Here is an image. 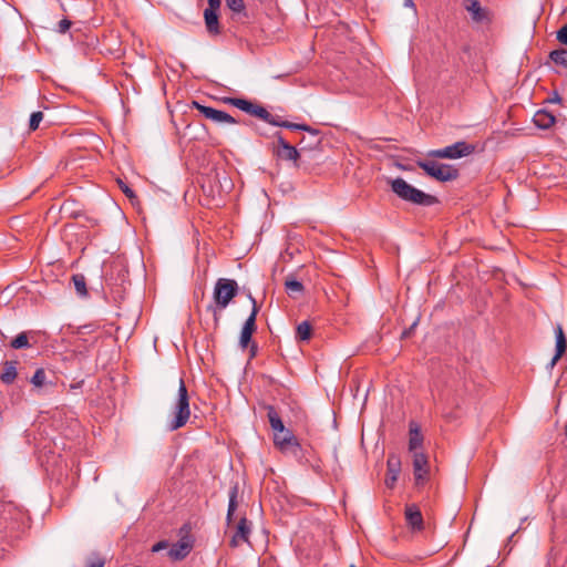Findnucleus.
Masks as SVG:
<instances>
[{"mask_svg":"<svg viewBox=\"0 0 567 567\" xmlns=\"http://www.w3.org/2000/svg\"><path fill=\"white\" fill-rule=\"evenodd\" d=\"M238 290V284L234 279L219 278L215 282L213 303L207 307V310L213 313L215 328L219 324L223 310L229 306L230 301L237 296Z\"/></svg>","mask_w":567,"mask_h":567,"instance_id":"obj_1","label":"nucleus"},{"mask_svg":"<svg viewBox=\"0 0 567 567\" xmlns=\"http://www.w3.org/2000/svg\"><path fill=\"white\" fill-rule=\"evenodd\" d=\"M389 184L391 190L404 202L420 206H432L437 202L436 197L415 188L402 177L390 179Z\"/></svg>","mask_w":567,"mask_h":567,"instance_id":"obj_2","label":"nucleus"},{"mask_svg":"<svg viewBox=\"0 0 567 567\" xmlns=\"http://www.w3.org/2000/svg\"><path fill=\"white\" fill-rule=\"evenodd\" d=\"M173 414L174 417L168 423L169 431L183 427L190 416L189 396L183 379H179L177 401L174 405Z\"/></svg>","mask_w":567,"mask_h":567,"instance_id":"obj_3","label":"nucleus"},{"mask_svg":"<svg viewBox=\"0 0 567 567\" xmlns=\"http://www.w3.org/2000/svg\"><path fill=\"white\" fill-rule=\"evenodd\" d=\"M473 151V145H470L466 142L461 141L443 148L431 150L427 152V156L434 158L456 159L470 155Z\"/></svg>","mask_w":567,"mask_h":567,"instance_id":"obj_4","label":"nucleus"},{"mask_svg":"<svg viewBox=\"0 0 567 567\" xmlns=\"http://www.w3.org/2000/svg\"><path fill=\"white\" fill-rule=\"evenodd\" d=\"M248 298L251 301L252 307H251V312H250L249 317L246 319V321L241 328V331H240L239 347L241 349L248 348V346L251 341L252 333L257 329L256 318L259 312V307L257 305L256 299L251 295H248Z\"/></svg>","mask_w":567,"mask_h":567,"instance_id":"obj_5","label":"nucleus"},{"mask_svg":"<svg viewBox=\"0 0 567 567\" xmlns=\"http://www.w3.org/2000/svg\"><path fill=\"white\" fill-rule=\"evenodd\" d=\"M221 2H208V7L204 10V20L207 32L210 35H218L221 32L219 24Z\"/></svg>","mask_w":567,"mask_h":567,"instance_id":"obj_6","label":"nucleus"},{"mask_svg":"<svg viewBox=\"0 0 567 567\" xmlns=\"http://www.w3.org/2000/svg\"><path fill=\"white\" fill-rule=\"evenodd\" d=\"M274 154L282 161L293 162L295 167H299L300 152L296 146L290 145L281 134H277V146L274 147Z\"/></svg>","mask_w":567,"mask_h":567,"instance_id":"obj_7","label":"nucleus"},{"mask_svg":"<svg viewBox=\"0 0 567 567\" xmlns=\"http://www.w3.org/2000/svg\"><path fill=\"white\" fill-rule=\"evenodd\" d=\"M194 109L198 110L206 118L215 122V123H225V124H237V120L234 118L230 114L216 110L210 106H206L200 104L197 101L193 102Z\"/></svg>","mask_w":567,"mask_h":567,"instance_id":"obj_8","label":"nucleus"},{"mask_svg":"<svg viewBox=\"0 0 567 567\" xmlns=\"http://www.w3.org/2000/svg\"><path fill=\"white\" fill-rule=\"evenodd\" d=\"M228 102L234 105L235 107L239 109L243 112H246L252 116H256L258 118H266L268 115V111L259 105L255 104L248 100L245 99H229Z\"/></svg>","mask_w":567,"mask_h":567,"instance_id":"obj_9","label":"nucleus"},{"mask_svg":"<svg viewBox=\"0 0 567 567\" xmlns=\"http://www.w3.org/2000/svg\"><path fill=\"white\" fill-rule=\"evenodd\" d=\"M250 532L251 524L245 516H243L238 522L236 533L230 539V546L238 547L241 543L248 542Z\"/></svg>","mask_w":567,"mask_h":567,"instance_id":"obj_10","label":"nucleus"},{"mask_svg":"<svg viewBox=\"0 0 567 567\" xmlns=\"http://www.w3.org/2000/svg\"><path fill=\"white\" fill-rule=\"evenodd\" d=\"M555 336H556V349L555 354L550 362L548 363L547 368L553 369L558 360L563 357L567 349V340L564 333V330L560 324H557L555 328Z\"/></svg>","mask_w":567,"mask_h":567,"instance_id":"obj_11","label":"nucleus"},{"mask_svg":"<svg viewBox=\"0 0 567 567\" xmlns=\"http://www.w3.org/2000/svg\"><path fill=\"white\" fill-rule=\"evenodd\" d=\"M388 474L385 478V485L389 488H393L401 471V461L396 455H390L386 461Z\"/></svg>","mask_w":567,"mask_h":567,"instance_id":"obj_12","label":"nucleus"},{"mask_svg":"<svg viewBox=\"0 0 567 567\" xmlns=\"http://www.w3.org/2000/svg\"><path fill=\"white\" fill-rule=\"evenodd\" d=\"M405 519L412 530L420 532L423 529V516L416 505L412 504L405 507Z\"/></svg>","mask_w":567,"mask_h":567,"instance_id":"obj_13","label":"nucleus"},{"mask_svg":"<svg viewBox=\"0 0 567 567\" xmlns=\"http://www.w3.org/2000/svg\"><path fill=\"white\" fill-rule=\"evenodd\" d=\"M192 547V542L187 537H184L177 543L173 544L168 550V556L173 560H182L190 553Z\"/></svg>","mask_w":567,"mask_h":567,"instance_id":"obj_14","label":"nucleus"},{"mask_svg":"<svg viewBox=\"0 0 567 567\" xmlns=\"http://www.w3.org/2000/svg\"><path fill=\"white\" fill-rule=\"evenodd\" d=\"M458 177V169L453 165L437 163L433 178L439 182H450Z\"/></svg>","mask_w":567,"mask_h":567,"instance_id":"obj_15","label":"nucleus"},{"mask_svg":"<svg viewBox=\"0 0 567 567\" xmlns=\"http://www.w3.org/2000/svg\"><path fill=\"white\" fill-rule=\"evenodd\" d=\"M274 442L281 450H285L289 446L299 447V443L296 436L291 433V431L287 429L284 430L282 432L275 433Z\"/></svg>","mask_w":567,"mask_h":567,"instance_id":"obj_16","label":"nucleus"},{"mask_svg":"<svg viewBox=\"0 0 567 567\" xmlns=\"http://www.w3.org/2000/svg\"><path fill=\"white\" fill-rule=\"evenodd\" d=\"M533 122L538 128L548 130L555 124L556 117L551 112L543 109L534 114Z\"/></svg>","mask_w":567,"mask_h":567,"instance_id":"obj_17","label":"nucleus"},{"mask_svg":"<svg viewBox=\"0 0 567 567\" xmlns=\"http://www.w3.org/2000/svg\"><path fill=\"white\" fill-rule=\"evenodd\" d=\"M466 10L470 12L472 20L477 23L489 21V12L481 6V2H470Z\"/></svg>","mask_w":567,"mask_h":567,"instance_id":"obj_18","label":"nucleus"},{"mask_svg":"<svg viewBox=\"0 0 567 567\" xmlns=\"http://www.w3.org/2000/svg\"><path fill=\"white\" fill-rule=\"evenodd\" d=\"M17 361H4L2 364V372L0 374V380L4 384H11L16 380L17 372Z\"/></svg>","mask_w":567,"mask_h":567,"instance_id":"obj_19","label":"nucleus"},{"mask_svg":"<svg viewBox=\"0 0 567 567\" xmlns=\"http://www.w3.org/2000/svg\"><path fill=\"white\" fill-rule=\"evenodd\" d=\"M238 494H239V486L238 483L234 484L229 489V502H228V509L226 515V520L228 524L231 523L234 513L236 512L238 507Z\"/></svg>","mask_w":567,"mask_h":567,"instance_id":"obj_20","label":"nucleus"},{"mask_svg":"<svg viewBox=\"0 0 567 567\" xmlns=\"http://www.w3.org/2000/svg\"><path fill=\"white\" fill-rule=\"evenodd\" d=\"M423 435L420 431V427L416 423L410 424V440H409V450L411 452H417V449L422 446Z\"/></svg>","mask_w":567,"mask_h":567,"instance_id":"obj_21","label":"nucleus"},{"mask_svg":"<svg viewBox=\"0 0 567 567\" xmlns=\"http://www.w3.org/2000/svg\"><path fill=\"white\" fill-rule=\"evenodd\" d=\"M291 130L293 131H303V132H307L309 133L311 136H312V141L311 143H309V146L310 147H317L320 142H321V138H320V131L317 130V128H313L307 124H303V123H295L293 126H290Z\"/></svg>","mask_w":567,"mask_h":567,"instance_id":"obj_22","label":"nucleus"},{"mask_svg":"<svg viewBox=\"0 0 567 567\" xmlns=\"http://www.w3.org/2000/svg\"><path fill=\"white\" fill-rule=\"evenodd\" d=\"M267 417L275 433L282 432L284 430H286L280 415L271 405L267 406Z\"/></svg>","mask_w":567,"mask_h":567,"instance_id":"obj_23","label":"nucleus"},{"mask_svg":"<svg viewBox=\"0 0 567 567\" xmlns=\"http://www.w3.org/2000/svg\"><path fill=\"white\" fill-rule=\"evenodd\" d=\"M72 281L76 293L80 297H87L86 280L82 274H75L72 276Z\"/></svg>","mask_w":567,"mask_h":567,"instance_id":"obj_24","label":"nucleus"},{"mask_svg":"<svg viewBox=\"0 0 567 567\" xmlns=\"http://www.w3.org/2000/svg\"><path fill=\"white\" fill-rule=\"evenodd\" d=\"M311 326L308 321H302L297 326L296 338L299 341H308L311 337Z\"/></svg>","mask_w":567,"mask_h":567,"instance_id":"obj_25","label":"nucleus"},{"mask_svg":"<svg viewBox=\"0 0 567 567\" xmlns=\"http://www.w3.org/2000/svg\"><path fill=\"white\" fill-rule=\"evenodd\" d=\"M549 58L555 64L567 68V49L554 50L549 53Z\"/></svg>","mask_w":567,"mask_h":567,"instance_id":"obj_26","label":"nucleus"},{"mask_svg":"<svg viewBox=\"0 0 567 567\" xmlns=\"http://www.w3.org/2000/svg\"><path fill=\"white\" fill-rule=\"evenodd\" d=\"M261 120L274 125V126L285 127V128H289V130H291L290 126H293V124H295L289 121H284V120H281V117L279 115H272L269 112H268L267 117L261 118Z\"/></svg>","mask_w":567,"mask_h":567,"instance_id":"obj_27","label":"nucleus"},{"mask_svg":"<svg viewBox=\"0 0 567 567\" xmlns=\"http://www.w3.org/2000/svg\"><path fill=\"white\" fill-rule=\"evenodd\" d=\"M11 348L13 349H23V348H29L30 347V343H29V339H28V334L25 332H21L19 333L10 343Z\"/></svg>","mask_w":567,"mask_h":567,"instance_id":"obj_28","label":"nucleus"},{"mask_svg":"<svg viewBox=\"0 0 567 567\" xmlns=\"http://www.w3.org/2000/svg\"><path fill=\"white\" fill-rule=\"evenodd\" d=\"M413 470L420 471L421 467H429L427 457L422 452H413Z\"/></svg>","mask_w":567,"mask_h":567,"instance_id":"obj_29","label":"nucleus"},{"mask_svg":"<svg viewBox=\"0 0 567 567\" xmlns=\"http://www.w3.org/2000/svg\"><path fill=\"white\" fill-rule=\"evenodd\" d=\"M285 287L288 293H301L303 291V285L296 279H287Z\"/></svg>","mask_w":567,"mask_h":567,"instance_id":"obj_30","label":"nucleus"},{"mask_svg":"<svg viewBox=\"0 0 567 567\" xmlns=\"http://www.w3.org/2000/svg\"><path fill=\"white\" fill-rule=\"evenodd\" d=\"M417 166L422 168L429 176L433 177L435 174V168L437 166V162L434 161H417Z\"/></svg>","mask_w":567,"mask_h":567,"instance_id":"obj_31","label":"nucleus"},{"mask_svg":"<svg viewBox=\"0 0 567 567\" xmlns=\"http://www.w3.org/2000/svg\"><path fill=\"white\" fill-rule=\"evenodd\" d=\"M45 371L42 368L37 369L33 377L31 378V383L35 388H41L45 383Z\"/></svg>","mask_w":567,"mask_h":567,"instance_id":"obj_32","label":"nucleus"},{"mask_svg":"<svg viewBox=\"0 0 567 567\" xmlns=\"http://www.w3.org/2000/svg\"><path fill=\"white\" fill-rule=\"evenodd\" d=\"M413 471H414L415 485L422 486L427 480L429 467H421L420 471H416V470H413Z\"/></svg>","mask_w":567,"mask_h":567,"instance_id":"obj_33","label":"nucleus"},{"mask_svg":"<svg viewBox=\"0 0 567 567\" xmlns=\"http://www.w3.org/2000/svg\"><path fill=\"white\" fill-rule=\"evenodd\" d=\"M42 120H43V113L41 111L33 112L30 116L29 130L30 131L38 130Z\"/></svg>","mask_w":567,"mask_h":567,"instance_id":"obj_34","label":"nucleus"},{"mask_svg":"<svg viewBox=\"0 0 567 567\" xmlns=\"http://www.w3.org/2000/svg\"><path fill=\"white\" fill-rule=\"evenodd\" d=\"M117 184L121 190L125 194L127 198L131 199L132 203H134V200H137V196L135 195L133 189L128 187L127 184H125L122 179H117Z\"/></svg>","mask_w":567,"mask_h":567,"instance_id":"obj_35","label":"nucleus"},{"mask_svg":"<svg viewBox=\"0 0 567 567\" xmlns=\"http://www.w3.org/2000/svg\"><path fill=\"white\" fill-rule=\"evenodd\" d=\"M235 17L245 16V2H227Z\"/></svg>","mask_w":567,"mask_h":567,"instance_id":"obj_36","label":"nucleus"},{"mask_svg":"<svg viewBox=\"0 0 567 567\" xmlns=\"http://www.w3.org/2000/svg\"><path fill=\"white\" fill-rule=\"evenodd\" d=\"M105 559L101 557L99 554H93L86 564V567H104Z\"/></svg>","mask_w":567,"mask_h":567,"instance_id":"obj_37","label":"nucleus"},{"mask_svg":"<svg viewBox=\"0 0 567 567\" xmlns=\"http://www.w3.org/2000/svg\"><path fill=\"white\" fill-rule=\"evenodd\" d=\"M71 24L72 22L69 19L64 18L58 23L56 31L63 34L70 29Z\"/></svg>","mask_w":567,"mask_h":567,"instance_id":"obj_38","label":"nucleus"},{"mask_svg":"<svg viewBox=\"0 0 567 567\" xmlns=\"http://www.w3.org/2000/svg\"><path fill=\"white\" fill-rule=\"evenodd\" d=\"M556 38L561 44L567 45V23L557 31Z\"/></svg>","mask_w":567,"mask_h":567,"instance_id":"obj_39","label":"nucleus"},{"mask_svg":"<svg viewBox=\"0 0 567 567\" xmlns=\"http://www.w3.org/2000/svg\"><path fill=\"white\" fill-rule=\"evenodd\" d=\"M322 4H327V2H306V12H313L315 10H320Z\"/></svg>","mask_w":567,"mask_h":567,"instance_id":"obj_40","label":"nucleus"},{"mask_svg":"<svg viewBox=\"0 0 567 567\" xmlns=\"http://www.w3.org/2000/svg\"><path fill=\"white\" fill-rule=\"evenodd\" d=\"M563 99L560 97L559 93L557 91H554L550 96L547 99L548 103H558L560 104Z\"/></svg>","mask_w":567,"mask_h":567,"instance_id":"obj_41","label":"nucleus"},{"mask_svg":"<svg viewBox=\"0 0 567 567\" xmlns=\"http://www.w3.org/2000/svg\"><path fill=\"white\" fill-rule=\"evenodd\" d=\"M166 547H167V543L166 542H158V543H156L153 546L152 550L156 553V551H159V550H162V549H164Z\"/></svg>","mask_w":567,"mask_h":567,"instance_id":"obj_42","label":"nucleus"},{"mask_svg":"<svg viewBox=\"0 0 567 567\" xmlns=\"http://www.w3.org/2000/svg\"><path fill=\"white\" fill-rule=\"evenodd\" d=\"M299 146H300V151H303L306 150L307 147L311 148L308 144V141H306V138H301V141L299 142Z\"/></svg>","mask_w":567,"mask_h":567,"instance_id":"obj_43","label":"nucleus"},{"mask_svg":"<svg viewBox=\"0 0 567 567\" xmlns=\"http://www.w3.org/2000/svg\"><path fill=\"white\" fill-rule=\"evenodd\" d=\"M257 353V346L255 343L250 347V357H255Z\"/></svg>","mask_w":567,"mask_h":567,"instance_id":"obj_44","label":"nucleus"},{"mask_svg":"<svg viewBox=\"0 0 567 567\" xmlns=\"http://www.w3.org/2000/svg\"><path fill=\"white\" fill-rule=\"evenodd\" d=\"M405 7L412 9L413 11H415V8H414V2L413 1H410V2H404Z\"/></svg>","mask_w":567,"mask_h":567,"instance_id":"obj_45","label":"nucleus"},{"mask_svg":"<svg viewBox=\"0 0 567 567\" xmlns=\"http://www.w3.org/2000/svg\"><path fill=\"white\" fill-rule=\"evenodd\" d=\"M110 280H111V279L105 278V281H106V284H107V285H112V284L110 282Z\"/></svg>","mask_w":567,"mask_h":567,"instance_id":"obj_46","label":"nucleus"},{"mask_svg":"<svg viewBox=\"0 0 567 567\" xmlns=\"http://www.w3.org/2000/svg\"><path fill=\"white\" fill-rule=\"evenodd\" d=\"M565 433H566V435H567V424H566V432H565Z\"/></svg>","mask_w":567,"mask_h":567,"instance_id":"obj_47","label":"nucleus"},{"mask_svg":"<svg viewBox=\"0 0 567 567\" xmlns=\"http://www.w3.org/2000/svg\"><path fill=\"white\" fill-rule=\"evenodd\" d=\"M350 567H355L354 565H351Z\"/></svg>","mask_w":567,"mask_h":567,"instance_id":"obj_48","label":"nucleus"}]
</instances>
